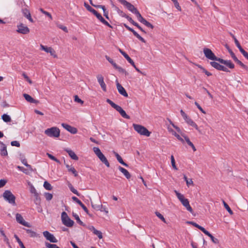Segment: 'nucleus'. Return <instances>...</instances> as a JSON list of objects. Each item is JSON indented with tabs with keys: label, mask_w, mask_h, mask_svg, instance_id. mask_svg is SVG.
I'll return each mask as SVG.
<instances>
[{
	"label": "nucleus",
	"mask_w": 248,
	"mask_h": 248,
	"mask_svg": "<svg viewBox=\"0 0 248 248\" xmlns=\"http://www.w3.org/2000/svg\"><path fill=\"white\" fill-rule=\"evenodd\" d=\"M180 113L183 119L188 124L191 125L193 124L194 122H193V121L190 119L182 109H181Z\"/></svg>",
	"instance_id": "nucleus-20"
},
{
	"label": "nucleus",
	"mask_w": 248,
	"mask_h": 248,
	"mask_svg": "<svg viewBox=\"0 0 248 248\" xmlns=\"http://www.w3.org/2000/svg\"><path fill=\"white\" fill-rule=\"evenodd\" d=\"M44 196L46 200L48 201H50L53 198L52 194L48 192H45L44 194Z\"/></svg>",
	"instance_id": "nucleus-48"
},
{
	"label": "nucleus",
	"mask_w": 248,
	"mask_h": 248,
	"mask_svg": "<svg viewBox=\"0 0 248 248\" xmlns=\"http://www.w3.org/2000/svg\"><path fill=\"white\" fill-rule=\"evenodd\" d=\"M218 62L221 64H224L226 67L230 69H233L234 68V64L231 60H225L222 58H219V59L218 60Z\"/></svg>",
	"instance_id": "nucleus-16"
},
{
	"label": "nucleus",
	"mask_w": 248,
	"mask_h": 248,
	"mask_svg": "<svg viewBox=\"0 0 248 248\" xmlns=\"http://www.w3.org/2000/svg\"><path fill=\"white\" fill-rule=\"evenodd\" d=\"M155 215H156V216L159 218L162 221H163L164 223H166V220L165 219V218L160 213L158 212H155Z\"/></svg>",
	"instance_id": "nucleus-52"
},
{
	"label": "nucleus",
	"mask_w": 248,
	"mask_h": 248,
	"mask_svg": "<svg viewBox=\"0 0 248 248\" xmlns=\"http://www.w3.org/2000/svg\"><path fill=\"white\" fill-rule=\"evenodd\" d=\"M125 7L129 11L134 14L138 19L141 16L137 8H135V6L130 2H128Z\"/></svg>",
	"instance_id": "nucleus-13"
},
{
	"label": "nucleus",
	"mask_w": 248,
	"mask_h": 248,
	"mask_svg": "<svg viewBox=\"0 0 248 248\" xmlns=\"http://www.w3.org/2000/svg\"><path fill=\"white\" fill-rule=\"evenodd\" d=\"M173 135L177 138V139L182 142L183 143L185 142L184 140L178 134H177L175 132H174V133H173Z\"/></svg>",
	"instance_id": "nucleus-51"
},
{
	"label": "nucleus",
	"mask_w": 248,
	"mask_h": 248,
	"mask_svg": "<svg viewBox=\"0 0 248 248\" xmlns=\"http://www.w3.org/2000/svg\"><path fill=\"white\" fill-rule=\"evenodd\" d=\"M211 239L212 241L215 243V244H218L219 243V240L215 238L210 232L208 235H207Z\"/></svg>",
	"instance_id": "nucleus-46"
},
{
	"label": "nucleus",
	"mask_w": 248,
	"mask_h": 248,
	"mask_svg": "<svg viewBox=\"0 0 248 248\" xmlns=\"http://www.w3.org/2000/svg\"><path fill=\"white\" fill-rule=\"evenodd\" d=\"M97 78L98 83H99L103 91H107V87L104 81V78L101 75H98L97 76Z\"/></svg>",
	"instance_id": "nucleus-19"
},
{
	"label": "nucleus",
	"mask_w": 248,
	"mask_h": 248,
	"mask_svg": "<svg viewBox=\"0 0 248 248\" xmlns=\"http://www.w3.org/2000/svg\"><path fill=\"white\" fill-rule=\"evenodd\" d=\"M125 18L131 23L134 26H135L136 24L137 23V22H136L135 21H134L132 18L130 17L129 16H125Z\"/></svg>",
	"instance_id": "nucleus-59"
},
{
	"label": "nucleus",
	"mask_w": 248,
	"mask_h": 248,
	"mask_svg": "<svg viewBox=\"0 0 248 248\" xmlns=\"http://www.w3.org/2000/svg\"><path fill=\"white\" fill-rule=\"evenodd\" d=\"M170 158H171V165H172L173 168L175 170H177L178 169L175 165V159H174V156L172 155L171 156Z\"/></svg>",
	"instance_id": "nucleus-50"
},
{
	"label": "nucleus",
	"mask_w": 248,
	"mask_h": 248,
	"mask_svg": "<svg viewBox=\"0 0 248 248\" xmlns=\"http://www.w3.org/2000/svg\"><path fill=\"white\" fill-rule=\"evenodd\" d=\"M138 20L141 23L145 25L146 26H147L148 28H150L151 29H153L154 28V26L151 24L150 22L147 21L145 19H144L142 16H140L138 19Z\"/></svg>",
	"instance_id": "nucleus-24"
},
{
	"label": "nucleus",
	"mask_w": 248,
	"mask_h": 248,
	"mask_svg": "<svg viewBox=\"0 0 248 248\" xmlns=\"http://www.w3.org/2000/svg\"><path fill=\"white\" fill-rule=\"evenodd\" d=\"M84 6L86 8L87 10L93 13V15H94L96 13V11L94 9H93L92 7H91L88 3L86 2H84Z\"/></svg>",
	"instance_id": "nucleus-36"
},
{
	"label": "nucleus",
	"mask_w": 248,
	"mask_h": 248,
	"mask_svg": "<svg viewBox=\"0 0 248 248\" xmlns=\"http://www.w3.org/2000/svg\"><path fill=\"white\" fill-rule=\"evenodd\" d=\"M171 0L173 1L175 8L178 11H181L182 9H181V6L179 5V4L177 0Z\"/></svg>",
	"instance_id": "nucleus-49"
},
{
	"label": "nucleus",
	"mask_w": 248,
	"mask_h": 248,
	"mask_svg": "<svg viewBox=\"0 0 248 248\" xmlns=\"http://www.w3.org/2000/svg\"><path fill=\"white\" fill-rule=\"evenodd\" d=\"M26 232L28 234V235L31 237H35L37 236V233L36 232H35L34 231L31 230V229H24Z\"/></svg>",
	"instance_id": "nucleus-32"
},
{
	"label": "nucleus",
	"mask_w": 248,
	"mask_h": 248,
	"mask_svg": "<svg viewBox=\"0 0 248 248\" xmlns=\"http://www.w3.org/2000/svg\"><path fill=\"white\" fill-rule=\"evenodd\" d=\"M106 102L108 103L113 108L118 111L123 118L127 119H130V117L126 113L125 111L120 106L115 104L109 99H107L106 100Z\"/></svg>",
	"instance_id": "nucleus-2"
},
{
	"label": "nucleus",
	"mask_w": 248,
	"mask_h": 248,
	"mask_svg": "<svg viewBox=\"0 0 248 248\" xmlns=\"http://www.w3.org/2000/svg\"><path fill=\"white\" fill-rule=\"evenodd\" d=\"M93 151L95 154V155H97V156L99 158L100 161L105 164V165L108 167H109V163L105 157V156L103 154V153L101 152V150L98 147H94L93 148Z\"/></svg>",
	"instance_id": "nucleus-6"
},
{
	"label": "nucleus",
	"mask_w": 248,
	"mask_h": 248,
	"mask_svg": "<svg viewBox=\"0 0 248 248\" xmlns=\"http://www.w3.org/2000/svg\"><path fill=\"white\" fill-rule=\"evenodd\" d=\"M133 126L134 130L140 135L145 136L146 137L150 136L151 132L144 126L135 124H133Z\"/></svg>",
	"instance_id": "nucleus-4"
},
{
	"label": "nucleus",
	"mask_w": 248,
	"mask_h": 248,
	"mask_svg": "<svg viewBox=\"0 0 248 248\" xmlns=\"http://www.w3.org/2000/svg\"><path fill=\"white\" fill-rule=\"evenodd\" d=\"M22 11L25 17H26L31 22H34V20L32 18L31 15V13L28 9H27V8L23 9L22 10Z\"/></svg>",
	"instance_id": "nucleus-23"
},
{
	"label": "nucleus",
	"mask_w": 248,
	"mask_h": 248,
	"mask_svg": "<svg viewBox=\"0 0 248 248\" xmlns=\"http://www.w3.org/2000/svg\"><path fill=\"white\" fill-rule=\"evenodd\" d=\"M0 144L1 145L0 154L1 156H7L8 153L7 151V147L6 145L2 142L0 141Z\"/></svg>",
	"instance_id": "nucleus-25"
},
{
	"label": "nucleus",
	"mask_w": 248,
	"mask_h": 248,
	"mask_svg": "<svg viewBox=\"0 0 248 248\" xmlns=\"http://www.w3.org/2000/svg\"><path fill=\"white\" fill-rule=\"evenodd\" d=\"M62 126L72 134H75L78 132V130L76 128L73 127L67 124L62 123Z\"/></svg>",
	"instance_id": "nucleus-17"
},
{
	"label": "nucleus",
	"mask_w": 248,
	"mask_h": 248,
	"mask_svg": "<svg viewBox=\"0 0 248 248\" xmlns=\"http://www.w3.org/2000/svg\"><path fill=\"white\" fill-rule=\"evenodd\" d=\"M69 171L71 172L75 177H77L78 176V173L74 167L70 168Z\"/></svg>",
	"instance_id": "nucleus-57"
},
{
	"label": "nucleus",
	"mask_w": 248,
	"mask_h": 248,
	"mask_svg": "<svg viewBox=\"0 0 248 248\" xmlns=\"http://www.w3.org/2000/svg\"><path fill=\"white\" fill-rule=\"evenodd\" d=\"M43 235L46 239V240L50 241L51 243H57L58 240L55 238L54 235L48 231H46L43 232Z\"/></svg>",
	"instance_id": "nucleus-14"
},
{
	"label": "nucleus",
	"mask_w": 248,
	"mask_h": 248,
	"mask_svg": "<svg viewBox=\"0 0 248 248\" xmlns=\"http://www.w3.org/2000/svg\"><path fill=\"white\" fill-rule=\"evenodd\" d=\"M61 217L62 222L65 226L68 227H71L73 226L74 221L69 218L66 212H62Z\"/></svg>",
	"instance_id": "nucleus-9"
},
{
	"label": "nucleus",
	"mask_w": 248,
	"mask_h": 248,
	"mask_svg": "<svg viewBox=\"0 0 248 248\" xmlns=\"http://www.w3.org/2000/svg\"><path fill=\"white\" fill-rule=\"evenodd\" d=\"M106 102L108 103L113 108L118 111L123 118L127 119H130V117L126 113L125 111L120 106L115 104L109 99H107L106 100Z\"/></svg>",
	"instance_id": "nucleus-3"
},
{
	"label": "nucleus",
	"mask_w": 248,
	"mask_h": 248,
	"mask_svg": "<svg viewBox=\"0 0 248 248\" xmlns=\"http://www.w3.org/2000/svg\"><path fill=\"white\" fill-rule=\"evenodd\" d=\"M91 204L92 207L95 210L101 211H103L102 209L103 208V206L102 204H94L92 202H91Z\"/></svg>",
	"instance_id": "nucleus-35"
},
{
	"label": "nucleus",
	"mask_w": 248,
	"mask_h": 248,
	"mask_svg": "<svg viewBox=\"0 0 248 248\" xmlns=\"http://www.w3.org/2000/svg\"><path fill=\"white\" fill-rule=\"evenodd\" d=\"M225 47L227 48V49L228 50V51L229 53H230V54L231 55V57L232 59L233 58H234L236 56H235V54L233 52L232 50L230 48L229 46L227 45H226Z\"/></svg>",
	"instance_id": "nucleus-47"
},
{
	"label": "nucleus",
	"mask_w": 248,
	"mask_h": 248,
	"mask_svg": "<svg viewBox=\"0 0 248 248\" xmlns=\"http://www.w3.org/2000/svg\"><path fill=\"white\" fill-rule=\"evenodd\" d=\"M118 169L121 172L124 174V175L127 179H129L130 178L131 175L127 170L121 166H119Z\"/></svg>",
	"instance_id": "nucleus-28"
},
{
	"label": "nucleus",
	"mask_w": 248,
	"mask_h": 248,
	"mask_svg": "<svg viewBox=\"0 0 248 248\" xmlns=\"http://www.w3.org/2000/svg\"><path fill=\"white\" fill-rule=\"evenodd\" d=\"M16 217L17 222L19 224H22V225L25 226L26 227H31V224L25 221L22 216L20 214L17 213L16 215Z\"/></svg>",
	"instance_id": "nucleus-15"
},
{
	"label": "nucleus",
	"mask_w": 248,
	"mask_h": 248,
	"mask_svg": "<svg viewBox=\"0 0 248 248\" xmlns=\"http://www.w3.org/2000/svg\"><path fill=\"white\" fill-rule=\"evenodd\" d=\"M96 16L97 19L99 20L103 24L107 26L108 27L112 28V26L110 25L108 21H107L101 16V14L98 13L97 12L94 15Z\"/></svg>",
	"instance_id": "nucleus-22"
},
{
	"label": "nucleus",
	"mask_w": 248,
	"mask_h": 248,
	"mask_svg": "<svg viewBox=\"0 0 248 248\" xmlns=\"http://www.w3.org/2000/svg\"><path fill=\"white\" fill-rule=\"evenodd\" d=\"M174 192L183 206H185L189 212L193 213V210L189 204L188 199H186L183 194L178 192L177 190H175Z\"/></svg>",
	"instance_id": "nucleus-1"
},
{
	"label": "nucleus",
	"mask_w": 248,
	"mask_h": 248,
	"mask_svg": "<svg viewBox=\"0 0 248 248\" xmlns=\"http://www.w3.org/2000/svg\"><path fill=\"white\" fill-rule=\"evenodd\" d=\"M45 246L47 248H60L56 244H52L49 243L48 242H46Z\"/></svg>",
	"instance_id": "nucleus-44"
},
{
	"label": "nucleus",
	"mask_w": 248,
	"mask_h": 248,
	"mask_svg": "<svg viewBox=\"0 0 248 248\" xmlns=\"http://www.w3.org/2000/svg\"><path fill=\"white\" fill-rule=\"evenodd\" d=\"M15 237L16 238L17 242H18L21 248H26L22 242L16 234L15 235Z\"/></svg>",
	"instance_id": "nucleus-45"
},
{
	"label": "nucleus",
	"mask_w": 248,
	"mask_h": 248,
	"mask_svg": "<svg viewBox=\"0 0 248 248\" xmlns=\"http://www.w3.org/2000/svg\"><path fill=\"white\" fill-rule=\"evenodd\" d=\"M58 27L61 29H62V30H63L64 31H65V32H68V30L66 28V27L65 26H64L62 25H58Z\"/></svg>",
	"instance_id": "nucleus-63"
},
{
	"label": "nucleus",
	"mask_w": 248,
	"mask_h": 248,
	"mask_svg": "<svg viewBox=\"0 0 248 248\" xmlns=\"http://www.w3.org/2000/svg\"><path fill=\"white\" fill-rule=\"evenodd\" d=\"M45 134L49 137L58 138L60 136V131L57 127H52L46 129Z\"/></svg>",
	"instance_id": "nucleus-7"
},
{
	"label": "nucleus",
	"mask_w": 248,
	"mask_h": 248,
	"mask_svg": "<svg viewBox=\"0 0 248 248\" xmlns=\"http://www.w3.org/2000/svg\"><path fill=\"white\" fill-rule=\"evenodd\" d=\"M117 88L119 93L124 97H128V93L125 89L117 81Z\"/></svg>",
	"instance_id": "nucleus-21"
},
{
	"label": "nucleus",
	"mask_w": 248,
	"mask_h": 248,
	"mask_svg": "<svg viewBox=\"0 0 248 248\" xmlns=\"http://www.w3.org/2000/svg\"><path fill=\"white\" fill-rule=\"evenodd\" d=\"M199 230H200L201 231H202L206 235H208L209 234V232L206 230L205 228H204L203 227L200 226L199 225V227H198Z\"/></svg>",
	"instance_id": "nucleus-55"
},
{
	"label": "nucleus",
	"mask_w": 248,
	"mask_h": 248,
	"mask_svg": "<svg viewBox=\"0 0 248 248\" xmlns=\"http://www.w3.org/2000/svg\"><path fill=\"white\" fill-rule=\"evenodd\" d=\"M40 46L42 50H44L47 53H50L51 55L53 56L54 58L57 57L55 51L52 47H47L42 45H41Z\"/></svg>",
	"instance_id": "nucleus-18"
},
{
	"label": "nucleus",
	"mask_w": 248,
	"mask_h": 248,
	"mask_svg": "<svg viewBox=\"0 0 248 248\" xmlns=\"http://www.w3.org/2000/svg\"><path fill=\"white\" fill-rule=\"evenodd\" d=\"M199 230H200L201 231H202L206 235H208L209 234V232L206 230L205 228H204L203 227L200 226L199 225V227H198Z\"/></svg>",
	"instance_id": "nucleus-54"
},
{
	"label": "nucleus",
	"mask_w": 248,
	"mask_h": 248,
	"mask_svg": "<svg viewBox=\"0 0 248 248\" xmlns=\"http://www.w3.org/2000/svg\"><path fill=\"white\" fill-rule=\"evenodd\" d=\"M23 96L26 100L30 103H37L38 102V100L34 99L31 96L27 93H24Z\"/></svg>",
	"instance_id": "nucleus-27"
},
{
	"label": "nucleus",
	"mask_w": 248,
	"mask_h": 248,
	"mask_svg": "<svg viewBox=\"0 0 248 248\" xmlns=\"http://www.w3.org/2000/svg\"><path fill=\"white\" fill-rule=\"evenodd\" d=\"M203 52L205 57L209 60L218 62V60L220 58L217 57L213 51L208 48H204Z\"/></svg>",
	"instance_id": "nucleus-10"
},
{
	"label": "nucleus",
	"mask_w": 248,
	"mask_h": 248,
	"mask_svg": "<svg viewBox=\"0 0 248 248\" xmlns=\"http://www.w3.org/2000/svg\"><path fill=\"white\" fill-rule=\"evenodd\" d=\"M105 58L113 65V67L119 71V72L124 74L125 77H128L129 76V74L124 69L118 66L109 57L106 55Z\"/></svg>",
	"instance_id": "nucleus-8"
},
{
	"label": "nucleus",
	"mask_w": 248,
	"mask_h": 248,
	"mask_svg": "<svg viewBox=\"0 0 248 248\" xmlns=\"http://www.w3.org/2000/svg\"><path fill=\"white\" fill-rule=\"evenodd\" d=\"M128 30L130 31L133 33V34L138 39H139L142 42L145 43L146 41L145 39L142 38L140 35L135 30H134L132 28L129 27L128 29Z\"/></svg>",
	"instance_id": "nucleus-26"
},
{
	"label": "nucleus",
	"mask_w": 248,
	"mask_h": 248,
	"mask_svg": "<svg viewBox=\"0 0 248 248\" xmlns=\"http://www.w3.org/2000/svg\"><path fill=\"white\" fill-rule=\"evenodd\" d=\"M184 179L186 182L187 186H189L190 185H193V182L191 179H188L185 175L184 176Z\"/></svg>",
	"instance_id": "nucleus-40"
},
{
	"label": "nucleus",
	"mask_w": 248,
	"mask_h": 248,
	"mask_svg": "<svg viewBox=\"0 0 248 248\" xmlns=\"http://www.w3.org/2000/svg\"><path fill=\"white\" fill-rule=\"evenodd\" d=\"M114 154H115V155L117 159V160L118 161V162L121 163V164H122L123 165L125 166V167H128V164H127L126 163H125L122 158L121 157V156L117 153H116V152H114Z\"/></svg>",
	"instance_id": "nucleus-31"
},
{
	"label": "nucleus",
	"mask_w": 248,
	"mask_h": 248,
	"mask_svg": "<svg viewBox=\"0 0 248 248\" xmlns=\"http://www.w3.org/2000/svg\"><path fill=\"white\" fill-rule=\"evenodd\" d=\"M2 196L4 200L7 201L9 203L14 205H16V197L10 190H5L3 192Z\"/></svg>",
	"instance_id": "nucleus-5"
},
{
	"label": "nucleus",
	"mask_w": 248,
	"mask_h": 248,
	"mask_svg": "<svg viewBox=\"0 0 248 248\" xmlns=\"http://www.w3.org/2000/svg\"><path fill=\"white\" fill-rule=\"evenodd\" d=\"M72 199L74 202H77L79 205H80L82 203V202L76 197H73Z\"/></svg>",
	"instance_id": "nucleus-62"
},
{
	"label": "nucleus",
	"mask_w": 248,
	"mask_h": 248,
	"mask_svg": "<svg viewBox=\"0 0 248 248\" xmlns=\"http://www.w3.org/2000/svg\"><path fill=\"white\" fill-rule=\"evenodd\" d=\"M93 233L97 235L99 239H101L103 237L102 233L100 231L96 230L95 232H94Z\"/></svg>",
	"instance_id": "nucleus-58"
},
{
	"label": "nucleus",
	"mask_w": 248,
	"mask_h": 248,
	"mask_svg": "<svg viewBox=\"0 0 248 248\" xmlns=\"http://www.w3.org/2000/svg\"><path fill=\"white\" fill-rule=\"evenodd\" d=\"M181 135L184 137V138L185 139V140L186 141V142L187 143V144L190 146V147L191 146H192L193 145H194L193 144V143L192 142H191V141L190 140L189 138L186 136V135L185 134H181Z\"/></svg>",
	"instance_id": "nucleus-39"
},
{
	"label": "nucleus",
	"mask_w": 248,
	"mask_h": 248,
	"mask_svg": "<svg viewBox=\"0 0 248 248\" xmlns=\"http://www.w3.org/2000/svg\"><path fill=\"white\" fill-rule=\"evenodd\" d=\"M223 204L224 205L225 208L227 210L229 214L230 215H232L233 214L232 211L231 210L229 206L224 201H223Z\"/></svg>",
	"instance_id": "nucleus-38"
},
{
	"label": "nucleus",
	"mask_w": 248,
	"mask_h": 248,
	"mask_svg": "<svg viewBox=\"0 0 248 248\" xmlns=\"http://www.w3.org/2000/svg\"><path fill=\"white\" fill-rule=\"evenodd\" d=\"M73 216L75 217L77 222L82 226H85V224L80 219L78 215L76 213H73Z\"/></svg>",
	"instance_id": "nucleus-33"
},
{
	"label": "nucleus",
	"mask_w": 248,
	"mask_h": 248,
	"mask_svg": "<svg viewBox=\"0 0 248 248\" xmlns=\"http://www.w3.org/2000/svg\"><path fill=\"white\" fill-rule=\"evenodd\" d=\"M1 119L4 122L8 123L11 121V118L9 115L7 114H4L1 116Z\"/></svg>",
	"instance_id": "nucleus-37"
},
{
	"label": "nucleus",
	"mask_w": 248,
	"mask_h": 248,
	"mask_svg": "<svg viewBox=\"0 0 248 248\" xmlns=\"http://www.w3.org/2000/svg\"><path fill=\"white\" fill-rule=\"evenodd\" d=\"M11 144L12 146H16L17 147H20V143L18 141L14 140L11 142Z\"/></svg>",
	"instance_id": "nucleus-60"
},
{
	"label": "nucleus",
	"mask_w": 248,
	"mask_h": 248,
	"mask_svg": "<svg viewBox=\"0 0 248 248\" xmlns=\"http://www.w3.org/2000/svg\"><path fill=\"white\" fill-rule=\"evenodd\" d=\"M39 10H40V11H41L43 14H45V15H46V16H47L48 17H49L51 19H52V17L51 15L49 13H48V12H46V11H45L43 8H40Z\"/></svg>",
	"instance_id": "nucleus-53"
},
{
	"label": "nucleus",
	"mask_w": 248,
	"mask_h": 248,
	"mask_svg": "<svg viewBox=\"0 0 248 248\" xmlns=\"http://www.w3.org/2000/svg\"><path fill=\"white\" fill-rule=\"evenodd\" d=\"M195 105L197 106L198 109L203 113L205 114V111L202 108L200 105L197 102H195Z\"/></svg>",
	"instance_id": "nucleus-61"
},
{
	"label": "nucleus",
	"mask_w": 248,
	"mask_h": 248,
	"mask_svg": "<svg viewBox=\"0 0 248 248\" xmlns=\"http://www.w3.org/2000/svg\"><path fill=\"white\" fill-rule=\"evenodd\" d=\"M16 168L19 170L22 171L23 173H25L26 174H29L30 173V171H29V170L28 169L24 168L23 167L17 166Z\"/></svg>",
	"instance_id": "nucleus-42"
},
{
	"label": "nucleus",
	"mask_w": 248,
	"mask_h": 248,
	"mask_svg": "<svg viewBox=\"0 0 248 248\" xmlns=\"http://www.w3.org/2000/svg\"><path fill=\"white\" fill-rule=\"evenodd\" d=\"M65 151L69 155L72 159L75 160H78V156L72 150L69 149H66Z\"/></svg>",
	"instance_id": "nucleus-29"
},
{
	"label": "nucleus",
	"mask_w": 248,
	"mask_h": 248,
	"mask_svg": "<svg viewBox=\"0 0 248 248\" xmlns=\"http://www.w3.org/2000/svg\"><path fill=\"white\" fill-rule=\"evenodd\" d=\"M210 65L215 69L219 71H222L226 72H230V71L225 66L221 65L220 63L216 62H211Z\"/></svg>",
	"instance_id": "nucleus-11"
},
{
	"label": "nucleus",
	"mask_w": 248,
	"mask_h": 248,
	"mask_svg": "<svg viewBox=\"0 0 248 248\" xmlns=\"http://www.w3.org/2000/svg\"><path fill=\"white\" fill-rule=\"evenodd\" d=\"M16 31L19 33L27 34L30 32L29 28L27 26H25L23 23L18 25Z\"/></svg>",
	"instance_id": "nucleus-12"
},
{
	"label": "nucleus",
	"mask_w": 248,
	"mask_h": 248,
	"mask_svg": "<svg viewBox=\"0 0 248 248\" xmlns=\"http://www.w3.org/2000/svg\"><path fill=\"white\" fill-rule=\"evenodd\" d=\"M74 101L81 104H83L84 103V101H82L81 99H80L77 95H75Z\"/></svg>",
	"instance_id": "nucleus-56"
},
{
	"label": "nucleus",
	"mask_w": 248,
	"mask_h": 248,
	"mask_svg": "<svg viewBox=\"0 0 248 248\" xmlns=\"http://www.w3.org/2000/svg\"><path fill=\"white\" fill-rule=\"evenodd\" d=\"M34 196L35 197V203L36 204H40L41 202V198L40 197L39 194L38 193H36L35 195H34Z\"/></svg>",
	"instance_id": "nucleus-43"
},
{
	"label": "nucleus",
	"mask_w": 248,
	"mask_h": 248,
	"mask_svg": "<svg viewBox=\"0 0 248 248\" xmlns=\"http://www.w3.org/2000/svg\"><path fill=\"white\" fill-rule=\"evenodd\" d=\"M30 192L33 194L34 195H35L36 193H38L36 191V189L35 188V187L32 186V185H31V187H30Z\"/></svg>",
	"instance_id": "nucleus-64"
},
{
	"label": "nucleus",
	"mask_w": 248,
	"mask_h": 248,
	"mask_svg": "<svg viewBox=\"0 0 248 248\" xmlns=\"http://www.w3.org/2000/svg\"><path fill=\"white\" fill-rule=\"evenodd\" d=\"M43 186L46 189L48 190H50L52 189V186L47 181H45Z\"/></svg>",
	"instance_id": "nucleus-41"
},
{
	"label": "nucleus",
	"mask_w": 248,
	"mask_h": 248,
	"mask_svg": "<svg viewBox=\"0 0 248 248\" xmlns=\"http://www.w3.org/2000/svg\"><path fill=\"white\" fill-rule=\"evenodd\" d=\"M232 59L235 62H236L238 64H239L243 68H244L247 70L248 69V66L247 65H246L245 64H244L241 61L239 60L236 56L234 58H233Z\"/></svg>",
	"instance_id": "nucleus-30"
},
{
	"label": "nucleus",
	"mask_w": 248,
	"mask_h": 248,
	"mask_svg": "<svg viewBox=\"0 0 248 248\" xmlns=\"http://www.w3.org/2000/svg\"><path fill=\"white\" fill-rule=\"evenodd\" d=\"M68 186L69 189H70V190L73 193H74L75 194L77 195L78 196H80V194L78 193V192L77 191V190H76L73 187V186H72V185L71 183H69L68 184Z\"/></svg>",
	"instance_id": "nucleus-34"
}]
</instances>
